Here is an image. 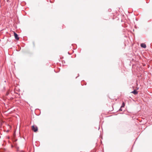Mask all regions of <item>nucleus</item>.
Wrapping results in <instances>:
<instances>
[{
  "instance_id": "obj_3",
  "label": "nucleus",
  "mask_w": 152,
  "mask_h": 152,
  "mask_svg": "<svg viewBox=\"0 0 152 152\" xmlns=\"http://www.w3.org/2000/svg\"><path fill=\"white\" fill-rule=\"evenodd\" d=\"M141 46L144 48H146V45L144 43H142L140 45Z\"/></svg>"
},
{
  "instance_id": "obj_2",
  "label": "nucleus",
  "mask_w": 152,
  "mask_h": 152,
  "mask_svg": "<svg viewBox=\"0 0 152 152\" xmlns=\"http://www.w3.org/2000/svg\"><path fill=\"white\" fill-rule=\"evenodd\" d=\"M14 34L15 38L17 40H18L19 39V37H18V35L15 32H14Z\"/></svg>"
},
{
  "instance_id": "obj_4",
  "label": "nucleus",
  "mask_w": 152,
  "mask_h": 152,
  "mask_svg": "<svg viewBox=\"0 0 152 152\" xmlns=\"http://www.w3.org/2000/svg\"><path fill=\"white\" fill-rule=\"evenodd\" d=\"M131 93L136 95L138 94V92L136 90H134Z\"/></svg>"
},
{
  "instance_id": "obj_1",
  "label": "nucleus",
  "mask_w": 152,
  "mask_h": 152,
  "mask_svg": "<svg viewBox=\"0 0 152 152\" xmlns=\"http://www.w3.org/2000/svg\"><path fill=\"white\" fill-rule=\"evenodd\" d=\"M32 129L34 132H36L38 131V128L36 126H33Z\"/></svg>"
},
{
  "instance_id": "obj_5",
  "label": "nucleus",
  "mask_w": 152,
  "mask_h": 152,
  "mask_svg": "<svg viewBox=\"0 0 152 152\" xmlns=\"http://www.w3.org/2000/svg\"><path fill=\"white\" fill-rule=\"evenodd\" d=\"M124 106H125V103H124V102H123L122 103V106H121V107H124Z\"/></svg>"
}]
</instances>
